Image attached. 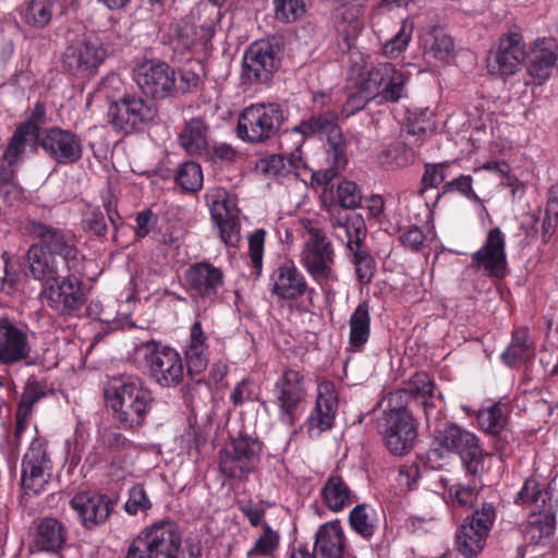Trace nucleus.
<instances>
[{
	"label": "nucleus",
	"mask_w": 558,
	"mask_h": 558,
	"mask_svg": "<svg viewBox=\"0 0 558 558\" xmlns=\"http://www.w3.org/2000/svg\"><path fill=\"white\" fill-rule=\"evenodd\" d=\"M26 231L29 236L40 241L27 251L28 271L34 280L43 282L45 287L65 275L83 272L84 256L70 231L35 220L27 223Z\"/></svg>",
	"instance_id": "1"
},
{
	"label": "nucleus",
	"mask_w": 558,
	"mask_h": 558,
	"mask_svg": "<svg viewBox=\"0 0 558 558\" xmlns=\"http://www.w3.org/2000/svg\"><path fill=\"white\" fill-rule=\"evenodd\" d=\"M329 222L335 238L345 242L348 257L355 268L359 281L363 284L371 282L376 263L365 245L367 228L363 217L336 208L330 210Z\"/></svg>",
	"instance_id": "2"
},
{
	"label": "nucleus",
	"mask_w": 558,
	"mask_h": 558,
	"mask_svg": "<svg viewBox=\"0 0 558 558\" xmlns=\"http://www.w3.org/2000/svg\"><path fill=\"white\" fill-rule=\"evenodd\" d=\"M306 234L300 253V263L315 282L323 286L337 280L332 269L335 252L331 242L322 231L318 222L308 218L299 220Z\"/></svg>",
	"instance_id": "3"
},
{
	"label": "nucleus",
	"mask_w": 558,
	"mask_h": 558,
	"mask_svg": "<svg viewBox=\"0 0 558 558\" xmlns=\"http://www.w3.org/2000/svg\"><path fill=\"white\" fill-rule=\"evenodd\" d=\"M134 362L147 368L150 377L160 387H175L184 378V363L179 352L155 340L135 343Z\"/></svg>",
	"instance_id": "4"
},
{
	"label": "nucleus",
	"mask_w": 558,
	"mask_h": 558,
	"mask_svg": "<svg viewBox=\"0 0 558 558\" xmlns=\"http://www.w3.org/2000/svg\"><path fill=\"white\" fill-rule=\"evenodd\" d=\"M154 402L151 390L138 377H129L114 387L109 398L114 417L124 428L142 425Z\"/></svg>",
	"instance_id": "5"
},
{
	"label": "nucleus",
	"mask_w": 558,
	"mask_h": 558,
	"mask_svg": "<svg viewBox=\"0 0 558 558\" xmlns=\"http://www.w3.org/2000/svg\"><path fill=\"white\" fill-rule=\"evenodd\" d=\"M182 536L171 520L157 521L143 529L128 547L125 558H178Z\"/></svg>",
	"instance_id": "6"
},
{
	"label": "nucleus",
	"mask_w": 558,
	"mask_h": 558,
	"mask_svg": "<svg viewBox=\"0 0 558 558\" xmlns=\"http://www.w3.org/2000/svg\"><path fill=\"white\" fill-rule=\"evenodd\" d=\"M452 452L459 454L469 474L476 476L483 471L484 452L478 438L456 424L436 434L432 450V453L439 458Z\"/></svg>",
	"instance_id": "7"
},
{
	"label": "nucleus",
	"mask_w": 558,
	"mask_h": 558,
	"mask_svg": "<svg viewBox=\"0 0 558 558\" xmlns=\"http://www.w3.org/2000/svg\"><path fill=\"white\" fill-rule=\"evenodd\" d=\"M286 120L284 111L276 102H256L241 112L236 133L247 143H262L274 136Z\"/></svg>",
	"instance_id": "8"
},
{
	"label": "nucleus",
	"mask_w": 558,
	"mask_h": 558,
	"mask_svg": "<svg viewBox=\"0 0 558 558\" xmlns=\"http://www.w3.org/2000/svg\"><path fill=\"white\" fill-rule=\"evenodd\" d=\"M376 428L387 449L396 456L410 452L417 438L415 420L404 407L385 410L376 420Z\"/></svg>",
	"instance_id": "9"
},
{
	"label": "nucleus",
	"mask_w": 558,
	"mask_h": 558,
	"mask_svg": "<svg viewBox=\"0 0 558 558\" xmlns=\"http://www.w3.org/2000/svg\"><path fill=\"white\" fill-rule=\"evenodd\" d=\"M306 396L304 375L296 369H286L274 386V402L282 424L293 426L301 418L306 407Z\"/></svg>",
	"instance_id": "10"
},
{
	"label": "nucleus",
	"mask_w": 558,
	"mask_h": 558,
	"mask_svg": "<svg viewBox=\"0 0 558 558\" xmlns=\"http://www.w3.org/2000/svg\"><path fill=\"white\" fill-rule=\"evenodd\" d=\"M157 116V107L136 94H124L112 101L108 109V122L117 132L131 134L149 124Z\"/></svg>",
	"instance_id": "11"
},
{
	"label": "nucleus",
	"mask_w": 558,
	"mask_h": 558,
	"mask_svg": "<svg viewBox=\"0 0 558 558\" xmlns=\"http://www.w3.org/2000/svg\"><path fill=\"white\" fill-rule=\"evenodd\" d=\"M262 444L250 436L231 439L219 452V470L228 478L244 480L260 461Z\"/></svg>",
	"instance_id": "12"
},
{
	"label": "nucleus",
	"mask_w": 558,
	"mask_h": 558,
	"mask_svg": "<svg viewBox=\"0 0 558 558\" xmlns=\"http://www.w3.org/2000/svg\"><path fill=\"white\" fill-rule=\"evenodd\" d=\"M52 473V461L47 445L34 438L23 456L21 463V484L27 495L41 493L49 483Z\"/></svg>",
	"instance_id": "13"
},
{
	"label": "nucleus",
	"mask_w": 558,
	"mask_h": 558,
	"mask_svg": "<svg viewBox=\"0 0 558 558\" xmlns=\"http://www.w3.org/2000/svg\"><path fill=\"white\" fill-rule=\"evenodd\" d=\"M495 517L494 506L484 504L464 520L457 533V548L463 556H476L483 550Z\"/></svg>",
	"instance_id": "14"
},
{
	"label": "nucleus",
	"mask_w": 558,
	"mask_h": 558,
	"mask_svg": "<svg viewBox=\"0 0 558 558\" xmlns=\"http://www.w3.org/2000/svg\"><path fill=\"white\" fill-rule=\"evenodd\" d=\"M82 274H70L57 282H51L40 291L41 301L61 315L76 314L83 303Z\"/></svg>",
	"instance_id": "15"
},
{
	"label": "nucleus",
	"mask_w": 558,
	"mask_h": 558,
	"mask_svg": "<svg viewBox=\"0 0 558 558\" xmlns=\"http://www.w3.org/2000/svg\"><path fill=\"white\" fill-rule=\"evenodd\" d=\"M133 77L143 94L153 99H165L175 88V72L163 61L146 60L137 64Z\"/></svg>",
	"instance_id": "16"
},
{
	"label": "nucleus",
	"mask_w": 558,
	"mask_h": 558,
	"mask_svg": "<svg viewBox=\"0 0 558 558\" xmlns=\"http://www.w3.org/2000/svg\"><path fill=\"white\" fill-rule=\"evenodd\" d=\"M281 52L278 41L257 40L251 44L243 57L246 78L255 83L268 82L279 66Z\"/></svg>",
	"instance_id": "17"
},
{
	"label": "nucleus",
	"mask_w": 558,
	"mask_h": 558,
	"mask_svg": "<svg viewBox=\"0 0 558 558\" xmlns=\"http://www.w3.org/2000/svg\"><path fill=\"white\" fill-rule=\"evenodd\" d=\"M32 331L26 324L0 318V365L26 361L32 353Z\"/></svg>",
	"instance_id": "18"
},
{
	"label": "nucleus",
	"mask_w": 558,
	"mask_h": 558,
	"mask_svg": "<svg viewBox=\"0 0 558 558\" xmlns=\"http://www.w3.org/2000/svg\"><path fill=\"white\" fill-rule=\"evenodd\" d=\"M408 76L393 64L385 62L378 63L367 71L366 76L361 82L365 90L374 99L379 97L380 101H398L405 95L404 85Z\"/></svg>",
	"instance_id": "19"
},
{
	"label": "nucleus",
	"mask_w": 558,
	"mask_h": 558,
	"mask_svg": "<svg viewBox=\"0 0 558 558\" xmlns=\"http://www.w3.org/2000/svg\"><path fill=\"white\" fill-rule=\"evenodd\" d=\"M211 219L219 229L222 242L235 247L240 242V221L235 213V203L222 187L213 189L206 195Z\"/></svg>",
	"instance_id": "20"
},
{
	"label": "nucleus",
	"mask_w": 558,
	"mask_h": 558,
	"mask_svg": "<svg viewBox=\"0 0 558 558\" xmlns=\"http://www.w3.org/2000/svg\"><path fill=\"white\" fill-rule=\"evenodd\" d=\"M184 281L192 298L213 303L223 288L225 276L219 267L208 262H198L187 267Z\"/></svg>",
	"instance_id": "21"
},
{
	"label": "nucleus",
	"mask_w": 558,
	"mask_h": 558,
	"mask_svg": "<svg viewBox=\"0 0 558 558\" xmlns=\"http://www.w3.org/2000/svg\"><path fill=\"white\" fill-rule=\"evenodd\" d=\"M337 410L338 393L335 385L328 380L318 383L315 407L304 422L308 436L316 438L329 430L333 426Z\"/></svg>",
	"instance_id": "22"
},
{
	"label": "nucleus",
	"mask_w": 558,
	"mask_h": 558,
	"mask_svg": "<svg viewBox=\"0 0 558 558\" xmlns=\"http://www.w3.org/2000/svg\"><path fill=\"white\" fill-rule=\"evenodd\" d=\"M472 264L489 277L506 276V238L500 228L496 227L487 232L484 244L472 255Z\"/></svg>",
	"instance_id": "23"
},
{
	"label": "nucleus",
	"mask_w": 558,
	"mask_h": 558,
	"mask_svg": "<svg viewBox=\"0 0 558 558\" xmlns=\"http://www.w3.org/2000/svg\"><path fill=\"white\" fill-rule=\"evenodd\" d=\"M39 145L59 165L77 162L83 155V141L75 133L58 126L48 129Z\"/></svg>",
	"instance_id": "24"
},
{
	"label": "nucleus",
	"mask_w": 558,
	"mask_h": 558,
	"mask_svg": "<svg viewBox=\"0 0 558 558\" xmlns=\"http://www.w3.org/2000/svg\"><path fill=\"white\" fill-rule=\"evenodd\" d=\"M525 57V44L521 35L508 34L499 39L496 50L489 53L487 66L492 74L510 76L520 70Z\"/></svg>",
	"instance_id": "25"
},
{
	"label": "nucleus",
	"mask_w": 558,
	"mask_h": 558,
	"mask_svg": "<svg viewBox=\"0 0 558 558\" xmlns=\"http://www.w3.org/2000/svg\"><path fill=\"white\" fill-rule=\"evenodd\" d=\"M70 506L76 512L82 525L88 530L105 523L113 510L111 499L96 492L77 493L70 500Z\"/></svg>",
	"instance_id": "26"
},
{
	"label": "nucleus",
	"mask_w": 558,
	"mask_h": 558,
	"mask_svg": "<svg viewBox=\"0 0 558 558\" xmlns=\"http://www.w3.org/2000/svg\"><path fill=\"white\" fill-rule=\"evenodd\" d=\"M270 284L272 294L282 301H295L306 293H314L293 263L278 266L270 276Z\"/></svg>",
	"instance_id": "27"
},
{
	"label": "nucleus",
	"mask_w": 558,
	"mask_h": 558,
	"mask_svg": "<svg viewBox=\"0 0 558 558\" xmlns=\"http://www.w3.org/2000/svg\"><path fill=\"white\" fill-rule=\"evenodd\" d=\"M68 527L53 517L41 518L34 527L33 546L37 551L59 555L66 546Z\"/></svg>",
	"instance_id": "28"
},
{
	"label": "nucleus",
	"mask_w": 558,
	"mask_h": 558,
	"mask_svg": "<svg viewBox=\"0 0 558 558\" xmlns=\"http://www.w3.org/2000/svg\"><path fill=\"white\" fill-rule=\"evenodd\" d=\"M330 96L325 93H317L313 96L315 108L324 110L319 113L312 114L308 119L302 120L295 125L302 135L304 142L313 136L325 134L332 130L335 122H338V112L333 108H329Z\"/></svg>",
	"instance_id": "29"
},
{
	"label": "nucleus",
	"mask_w": 558,
	"mask_h": 558,
	"mask_svg": "<svg viewBox=\"0 0 558 558\" xmlns=\"http://www.w3.org/2000/svg\"><path fill=\"white\" fill-rule=\"evenodd\" d=\"M345 534L338 520L326 522L315 533L314 554L318 558H339L345 550Z\"/></svg>",
	"instance_id": "30"
},
{
	"label": "nucleus",
	"mask_w": 558,
	"mask_h": 558,
	"mask_svg": "<svg viewBox=\"0 0 558 558\" xmlns=\"http://www.w3.org/2000/svg\"><path fill=\"white\" fill-rule=\"evenodd\" d=\"M368 0H340L335 11V22L338 33L350 46V40L357 37L363 28L362 14Z\"/></svg>",
	"instance_id": "31"
},
{
	"label": "nucleus",
	"mask_w": 558,
	"mask_h": 558,
	"mask_svg": "<svg viewBox=\"0 0 558 558\" xmlns=\"http://www.w3.org/2000/svg\"><path fill=\"white\" fill-rule=\"evenodd\" d=\"M554 69L558 71V40L555 38L537 40L530 74L537 84H543L551 76Z\"/></svg>",
	"instance_id": "32"
},
{
	"label": "nucleus",
	"mask_w": 558,
	"mask_h": 558,
	"mask_svg": "<svg viewBox=\"0 0 558 558\" xmlns=\"http://www.w3.org/2000/svg\"><path fill=\"white\" fill-rule=\"evenodd\" d=\"M184 354L190 375L201 374L206 369L209 361V350L207 337L199 320H195L191 327L190 340Z\"/></svg>",
	"instance_id": "33"
},
{
	"label": "nucleus",
	"mask_w": 558,
	"mask_h": 558,
	"mask_svg": "<svg viewBox=\"0 0 558 558\" xmlns=\"http://www.w3.org/2000/svg\"><path fill=\"white\" fill-rule=\"evenodd\" d=\"M349 342L351 352H361L371 336V312L367 301L361 302L349 318Z\"/></svg>",
	"instance_id": "34"
},
{
	"label": "nucleus",
	"mask_w": 558,
	"mask_h": 558,
	"mask_svg": "<svg viewBox=\"0 0 558 558\" xmlns=\"http://www.w3.org/2000/svg\"><path fill=\"white\" fill-rule=\"evenodd\" d=\"M105 59V51L95 43L78 41L65 52V63L71 70H87L98 66Z\"/></svg>",
	"instance_id": "35"
},
{
	"label": "nucleus",
	"mask_w": 558,
	"mask_h": 558,
	"mask_svg": "<svg viewBox=\"0 0 558 558\" xmlns=\"http://www.w3.org/2000/svg\"><path fill=\"white\" fill-rule=\"evenodd\" d=\"M179 144L191 156L207 155L208 141L205 121L201 118L187 121L179 135Z\"/></svg>",
	"instance_id": "36"
},
{
	"label": "nucleus",
	"mask_w": 558,
	"mask_h": 558,
	"mask_svg": "<svg viewBox=\"0 0 558 558\" xmlns=\"http://www.w3.org/2000/svg\"><path fill=\"white\" fill-rule=\"evenodd\" d=\"M556 508L557 504L531 510L532 513L524 532L532 542L539 543L544 538L554 535L556 530Z\"/></svg>",
	"instance_id": "37"
},
{
	"label": "nucleus",
	"mask_w": 558,
	"mask_h": 558,
	"mask_svg": "<svg viewBox=\"0 0 558 558\" xmlns=\"http://www.w3.org/2000/svg\"><path fill=\"white\" fill-rule=\"evenodd\" d=\"M322 498L330 511L340 512L354 501L355 496L341 476L331 475L322 487Z\"/></svg>",
	"instance_id": "38"
},
{
	"label": "nucleus",
	"mask_w": 558,
	"mask_h": 558,
	"mask_svg": "<svg viewBox=\"0 0 558 558\" xmlns=\"http://www.w3.org/2000/svg\"><path fill=\"white\" fill-rule=\"evenodd\" d=\"M349 524L356 534L369 539L378 527L377 512L368 504L356 505L349 513Z\"/></svg>",
	"instance_id": "39"
},
{
	"label": "nucleus",
	"mask_w": 558,
	"mask_h": 558,
	"mask_svg": "<svg viewBox=\"0 0 558 558\" xmlns=\"http://www.w3.org/2000/svg\"><path fill=\"white\" fill-rule=\"evenodd\" d=\"M280 546V534L270 524H264L262 532L247 549L245 558H274Z\"/></svg>",
	"instance_id": "40"
},
{
	"label": "nucleus",
	"mask_w": 558,
	"mask_h": 558,
	"mask_svg": "<svg viewBox=\"0 0 558 558\" xmlns=\"http://www.w3.org/2000/svg\"><path fill=\"white\" fill-rule=\"evenodd\" d=\"M515 502L530 505L531 510L557 504L553 494L547 488H541L539 483L535 478L525 480L523 486L518 492Z\"/></svg>",
	"instance_id": "41"
},
{
	"label": "nucleus",
	"mask_w": 558,
	"mask_h": 558,
	"mask_svg": "<svg viewBox=\"0 0 558 558\" xmlns=\"http://www.w3.org/2000/svg\"><path fill=\"white\" fill-rule=\"evenodd\" d=\"M39 140L28 131V126H19L3 153L2 160L10 167L14 166L24 155L26 147H35Z\"/></svg>",
	"instance_id": "42"
},
{
	"label": "nucleus",
	"mask_w": 558,
	"mask_h": 558,
	"mask_svg": "<svg viewBox=\"0 0 558 558\" xmlns=\"http://www.w3.org/2000/svg\"><path fill=\"white\" fill-rule=\"evenodd\" d=\"M477 424L482 430L487 434L497 435L506 426L507 412L506 404L497 402L478 410Z\"/></svg>",
	"instance_id": "43"
},
{
	"label": "nucleus",
	"mask_w": 558,
	"mask_h": 558,
	"mask_svg": "<svg viewBox=\"0 0 558 558\" xmlns=\"http://www.w3.org/2000/svg\"><path fill=\"white\" fill-rule=\"evenodd\" d=\"M532 343L527 328L520 327L512 332V339L508 348L502 352V361L512 366L529 357Z\"/></svg>",
	"instance_id": "44"
},
{
	"label": "nucleus",
	"mask_w": 558,
	"mask_h": 558,
	"mask_svg": "<svg viewBox=\"0 0 558 558\" xmlns=\"http://www.w3.org/2000/svg\"><path fill=\"white\" fill-rule=\"evenodd\" d=\"M304 143L305 142L296 126L286 130L280 135L279 144L283 153L287 155L291 168L301 169L304 167L301 154V148Z\"/></svg>",
	"instance_id": "45"
},
{
	"label": "nucleus",
	"mask_w": 558,
	"mask_h": 558,
	"mask_svg": "<svg viewBox=\"0 0 558 558\" xmlns=\"http://www.w3.org/2000/svg\"><path fill=\"white\" fill-rule=\"evenodd\" d=\"M54 5V0H31L23 13V19L28 25L43 28L50 23Z\"/></svg>",
	"instance_id": "46"
},
{
	"label": "nucleus",
	"mask_w": 558,
	"mask_h": 558,
	"mask_svg": "<svg viewBox=\"0 0 558 558\" xmlns=\"http://www.w3.org/2000/svg\"><path fill=\"white\" fill-rule=\"evenodd\" d=\"M434 381L427 373H416L408 383V392L415 398L420 404L427 410L433 407L432 397L434 391Z\"/></svg>",
	"instance_id": "47"
},
{
	"label": "nucleus",
	"mask_w": 558,
	"mask_h": 558,
	"mask_svg": "<svg viewBox=\"0 0 558 558\" xmlns=\"http://www.w3.org/2000/svg\"><path fill=\"white\" fill-rule=\"evenodd\" d=\"M175 182L184 191L195 192L203 185V171L198 163L186 161L179 166Z\"/></svg>",
	"instance_id": "48"
},
{
	"label": "nucleus",
	"mask_w": 558,
	"mask_h": 558,
	"mask_svg": "<svg viewBox=\"0 0 558 558\" xmlns=\"http://www.w3.org/2000/svg\"><path fill=\"white\" fill-rule=\"evenodd\" d=\"M425 52L437 60L445 61L453 52V41L442 31L434 29L430 39L425 43Z\"/></svg>",
	"instance_id": "49"
},
{
	"label": "nucleus",
	"mask_w": 558,
	"mask_h": 558,
	"mask_svg": "<svg viewBox=\"0 0 558 558\" xmlns=\"http://www.w3.org/2000/svg\"><path fill=\"white\" fill-rule=\"evenodd\" d=\"M328 158L336 168H344L347 165V143L337 122L332 130L327 131Z\"/></svg>",
	"instance_id": "50"
},
{
	"label": "nucleus",
	"mask_w": 558,
	"mask_h": 558,
	"mask_svg": "<svg viewBox=\"0 0 558 558\" xmlns=\"http://www.w3.org/2000/svg\"><path fill=\"white\" fill-rule=\"evenodd\" d=\"M413 28V22L404 20L398 33L384 45V54L396 58L403 52L412 38Z\"/></svg>",
	"instance_id": "51"
},
{
	"label": "nucleus",
	"mask_w": 558,
	"mask_h": 558,
	"mask_svg": "<svg viewBox=\"0 0 558 558\" xmlns=\"http://www.w3.org/2000/svg\"><path fill=\"white\" fill-rule=\"evenodd\" d=\"M275 17L283 23L295 22L306 11V0H274Z\"/></svg>",
	"instance_id": "52"
},
{
	"label": "nucleus",
	"mask_w": 558,
	"mask_h": 558,
	"mask_svg": "<svg viewBox=\"0 0 558 558\" xmlns=\"http://www.w3.org/2000/svg\"><path fill=\"white\" fill-rule=\"evenodd\" d=\"M381 163L389 167H405L414 159V151L403 144L396 143L383 150L379 156Z\"/></svg>",
	"instance_id": "53"
},
{
	"label": "nucleus",
	"mask_w": 558,
	"mask_h": 558,
	"mask_svg": "<svg viewBox=\"0 0 558 558\" xmlns=\"http://www.w3.org/2000/svg\"><path fill=\"white\" fill-rule=\"evenodd\" d=\"M151 508V501L142 484L133 485L129 489V498L124 504V510L130 515L146 512Z\"/></svg>",
	"instance_id": "54"
},
{
	"label": "nucleus",
	"mask_w": 558,
	"mask_h": 558,
	"mask_svg": "<svg viewBox=\"0 0 558 558\" xmlns=\"http://www.w3.org/2000/svg\"><path fill=\"white\" fill-rule=\"evenodd\" d=\"M339 206L347 209H354L361 206L362 194L356 183L342 181L337 189Z\"/></svg>",
	"instance_id": "55"
},
{
	"label": "nucleus",
	"mask_w": 558,
	"mask_h": 558,
	"mask_svg": "<svg viewBox=\"0 0 558 558\" xmlns=\"http://www.w3.org/2000/svg\"><path fill=\"white\" fill-rule=\"evenodd\" d=\"M257 167L264 173L274 177H283L291 171L298 170L290 167L287 155L284 153L270 155L262 159Z\"/></svg>",
	"instance_id": "56"
},
{
	"label": "nucleus",
	"mask_w": 558,
	"mask_h": 558,
	"mask_svg": "<svg viewBox=\"0 0 558 558\" xmlns=\"http://www.w3.org/2000/svg\"><path fill=\"white\" fill-rule=\"evenodd\" d=\"M449 162L426 163L425 171L422 178L421 194L428 189H435L447 178L446 169Z\"/></svg>",
	"instance_id": "57"
},
{
	"label": "nucleus",
	"mask_w": 558,
	"mask_h": 558,
	"mask_svg": "<svg viewBox=\"0 0 558 558\" xmlns=\"http://www.w3.org/2000/svg\"><path fill=\"white\" fill-rule=\"evenodd\" d=\"M236 507L239 511L247 519L252 526L263 527L264 524H268L265 521V508L252 499H241L236 502Z\"/></svg>",
	"instance_id": "58"
},
{
	"label": "nucleus",
	"mask_w": 558,
	"mask_h": 558,
	"mask_svg": "<svg viewBox=\"0 0 558 558\" xmlns=\"http://www.w3.org/2000/svg\"><path fill=\"white\" fill-rule=\"evenodd\" d=\"M265 235L264 229H257L248 236V254L252 265L257 271L263 267Z\"/></svg>",
	"instance_id": "59"
},
{
	"label": "nucleus",
	"mask_w": 558,
	"mask_h": 558,
	"mask_svg": "<svg viewBox=\"0 0 558 558\" xmlns=\"http://www.w3.org/2000/svg\"><path fill=\"white\" fill-rule=\"evenodd\" d=\"M374 98L365 90L364 85L361 83L356 93L350 95L347 101L342 105L341 114L347 119L357 111L362 110L369 100Z\"/></svg>",
	"instance_id": "60"
},
{
	"label": "nucleus",
	"mask_w": 558,
	"mask_h": 558,
	"mask_svg": "<svg viewBox=\"0 0 558 558\" xmlns=\"http://www.w3.org/2000/svg\"><path fill=\"white\" fill-rule=\"evenodd\" d=\"M477 497V490L471 485L453 484L449 487V498L453 505L470 507Z\"/></svg>",
	"instance_id": "61"
},
{
	"label": "nucleus",
	"mask_w": 558,
	"mask_h": 558,
	"mask_svg": "<svg viewBox=\"0 0 558 558\" xmlns=\"http://www.w3.org/2000/svg\"><path fill=\"white\" fill-rule=\"evenodd\" d=\"M399 240L405 248L418 252L426 242V235L421 228L411 226L400 230Z\"/></svg>",
	"instance_id": "62"
},
{
	"label": "nucleus",
	"mask_w": 558,
	"mask_h": 558,
	"mask_svg": "<svg viewBox=\"0 0 558 558\" xmlns=\"http://www.w3.org/2000/svg\"><path fill=\"white\" fill-rule=\"evenodd\" d=\"M434 113L428 108L421 109L415 113L414 120L409 126V133L416 135L418 133H433L435 129Z\"/></svg>",
	"instance_id": "63"
},
{
	"label": "nucleus",
	"mask_w": 558,
	"mask_h": 558,
	"mask_svg": "<svg viewBox=\"0 0 558 558\" xmlns=\"http://www.w3.org/2000/svg\"><path fill=\"white\" fill-rule=\"evenodd\" d=\"M175 75L177 81L174 90L183 94L194 92L201 83L198 74L186 66L181 68Z\"/></svg>",
	"instance_id": "64"
}]
</instances>
